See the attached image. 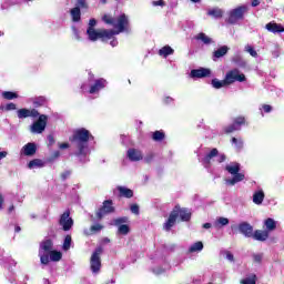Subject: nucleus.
Instances as JSON below:
<instances>
[{
    "label": "nucleus",
    "instance_id": "f257e3e1",
    "mask_svg": "<svg viewBox=\"0 0 284 284\" xmlns=\"http://www.w3.org/2000/svg\"><path fill=\"white\" fill-rule=\"evenodd\" d=\"M101 20L105 23V26H112L114 29H100L95 30L92 28L87 29V34L90 41H110L112 37L115 34H121V32H128L130 30V19L125 13H122L116 18L110 13H104Z\"/></svg>",
    "mask_w": 284,
    "mask_h": 284
},
{
    "label": "nucleus",
    "instance_id": "f03ea898",
    "mask_svg": "<svg viewBox=\"0 0 284 284\" xmlns=\"http://www.w3.org/2000/svg\"><path fill=\"white\" fill-rule=\"evenodd\" d=\"M90 139H94L92 133L85 128H80L73 131L72 135L69 138V141L74 148H77L75 156H88V143Z\"/></svg>",
    "mask_w": 284,
    "mask_h": 284
},
{
    "label": "nucleus",
    "instance_id": "7ed1b4c3",
    "mask_svg": "<svg viewBox=\"0 0 284 284\" xmlns=\"http://www.w3.org/2000/svg\"><path fill=\"white\" fill-rule=\"evenodd\" d=\"M39 257L41 265H49L50 261L59 263L63 258V253L54 250V242L51 239L43 240L39 247Z\"/></svg>",
    "mask_w": 284,
    "mask_h": 284
},
{
    "label": "nucleus",
    "instance_id": "20e7f679",
    "mask_svg": "<svg viewBox=\"0 0 284 284\" xmlns=\"http://www.w3.org/2000/svg\"><path fill=\"white\" fill-rule=\"evenodd\" d=\"M181 219L182 222L187 223L192 219V212L189 209L181 207L176 204L173 210L170 212L166 222L163 224V230L170 232L174 225H176V219Z\"/></svg>",
    "mask_w": 284,
    "mask_h": 284
},
{
    "label": "nucleus",
    "instance_id": "39448f33",
    "mask_svg": "<svg viewBox=\"0 0 284 284\" xmlns=\"http://www.w3.org/2000/svg\"><path fill=\"white\" fill-rule=\"evenodd\" d=\"M225 171L229 174H232V179H226V185H236V183H241V181H245V174L241 172V164L239 162H232L231 164L225 166Z\"/></svg>",
    "mask_w": 284,
    "mask_h": 284
},
{
    "label": "nucleus",
    "instance_id": "423d86ee",
    "mask_svg": "<svg viewBox=\"0 0 284 284\" xmlns=\"http://www.w3.org/2000/svg\"><path fill=\"white\" fill-rule=\"evenodd\" d=\"M247 12V6H239L235 9H232L229 12L227 23L231 26H234L235 23H239V21H243L245 19V13Z\"/></svg>",
    "mask_w": 284,
    "mask_h": 284
},
{
    "label": "nucleus",
    "instance_id": "0eeeda50",
    "mask_svg": "<svg viewBox=\"0 0 284 284\" xmlns=\"http://www.w3.org/2000/svg\"><path fill=\"white\" fill-rule=\"evenodd\" d=\"M101 254H103V247L98 246L91 255L90 267L93 274L101 272Z\"/></svg>",
    "mask_w": 284,
    "mask_h": 284
},
{
    "label": "nucleus",
    "instance_id": "6e6552de",
    "mask_svg": "<svg viewBox=\"0 0 284 284\" xmlns=\"http://www.w3.org/2000/svg\"><path fill=\"white\" fill-rule=\"evenodd\" d=\"M130 217L128 216H121L113 219L112 225L118 227V234H121L122 236H128L130 234Z\"/></svg>",
    "mask_w": 284,
    "mask_h": 284
},
{
    "label": "nucleus",
    "instance_id": "1a4fd4ad",
    "mask_svg": "<svg viewBox=\"0 0 284 284\" xmlns=\"http://www.w3.org/2000/svg\"><path fill=\"white\" fill-rule=\"evenodd\" d=\"M224 79L227 85H232V83H236V81L239 83H244V81H247V78L239 69H233L226 72Z\"/></svg>",
    "mask_w": 284,
    "mask_h": 284
},
{
    "label": "nucleus",
    "instance_id": "9d476101",
    "mask_svg": "<svg viewBox=\"0 0 284 284\" xmlns=\"http://www.w3.org/2000/svg\"><path fill=\"white\" fill-rule=\"evenodd\" d=\"M38 116V120L31 125V132L33 134H43V132H45V128L48 126V115L39 114Z\"/></svg>",
    "mask_w": 284,
    "mask_h": 284
},
{
    "label": "nucleus",
    "instance_id": "9b49d317",
    "mask_svg": "<svg viewBox=\"0 0 284 284\" xmlns=\"http://www.w3.org/2000/svg\"><path fill=\"white\" fill-rule=\"evenodd\" d=\"M59 225L62 227L63 232H70L74 227V220L70 216V210H65L59 219Z\"/></svg>",
    "mask_w": 284,
    "mask_h": 284
},
{
    "label": "nucleus",
    "instance_id": "f8f14e48",
    "mask_svg": "<svg viewBox=\"0 0 284 284\" xmlns=\"http://www.w3.org/2000/svg\"><path fill=\"white\" fill-rule=\"evenodd\" d=\"M116 209L114 207V202L112 200H105L102 206L97 211L95 215L99 221L105 216V214H114Z\"/></svg>",
    "mask_w": 284,
    "mask_h": 284
},
{
    "label": "nucleus",
    "instance_id": "ddd939ff",
    "mask_svg": "<svg viewBox=\"0 0 284 284\" xmlns=\"http://www.w3.org/2000/svg\"><path fill=\"white\" fill-rule=\"evenodd\" d=\"M237 227H239L240 233L243 234V236H245L246 239H252V236L254 234V226H252L247 222H242L239 224Z\"/></svg>",
    "mask_w": 284,
    "mask_h": 284
},
{
    "label": "nucleus",
    "instance_id": "4468645a",
    "mask_svg": "<svg viewBox=\"0 0 284 284\" xmlns=\"http://www.w3.org/2000/svg\"><path fill=\"white\" fill-rule=\"evenodd\" d=\"M18 119H28L31 116L32 119H37L39 116V111L37 109H20L17 111Z\"/></svg>",
    "mask_w": 284,
    "mask_h": 284
},
{
    "label": "nucleus",
    "instance_id": "2eb2a0df",
    "mask_svg": "<svg viewBox=\"0 0 284 284\" xmlns=\"http://www.w3.org/2000/svg\"><path fill=\"white\" fill-rule=\"evenodd\" d=\"M212 71L210 69L200 68L191 70L190 77L191 79H205V77H210Z\"/></svg>",
    "mask_w": 284,
    "mask_h": 284
},
{
    "label": "nucleus",
    "instance_id": "dca6fc26",
    "mask_svg": "<svg viewBox=\"0 0 284 284\" xmlns=\"http://www.w3.org/2000/svg\"><path fill=\"white\" fill-rule=\"evenodd\" d=\"M251 239H254V241H260L263 243L270 239V232L263 230H255Z\"/></svg>",
    "mask_w": 284,
    "mask_h": 284
},
{
    "label": "nucleus",
    "instance_id": "f3484780",
    "mask_svg": "<svg viewBox=\"0 0 284 284\" xmlns=\"http://www.w3.org/2000/svg\"><path fill=\"white\" fill-rule=\"evenodd\" d=\"M265 28L268 32H272L273 34H281V32H284L283 24L276 22H268Z\"/></svg>",
    "mask_w": 284,
    "mask_h": 284
},
{
    "label": "nucleus",
    "instance_id": "a211bd4d",
    "mask_svg": "<svg viewBox=\"0 0 284 284\" xmlns=\"http://www.w3.org/2000/svg\"><path fill=\"white\" fill-rule=\"evenodd\" d=\"M103 88H105V79L100 78L90 87L89 94H97V92L103 90Z\"/></svg>",
    "mask_w": 284,
    "mask_h": 284
},
{
    "label": "nucleus",
    "instance_id": "6ab92c4d",
    "mask_svg": "<svg viewBox=\"0 0 284 284\" xmlns=\"http://www.w3.org/2000/svg\"><path fill=\"white\" fill-rule=\"evenodd\" d=\"M24 156H34L37 154V144L29 142L22 148Z\"/></svg>",
    "mask_w": 284,
    "mask_h": 284
},
{
    "label": "nucleus",
    "instance_id": "aec40b11",
    "mask_svg": "<svg viewBox=\"0 0 284 284\" xmlns=\"http://www.w3.org/2000/svg\"><path fill=\"white\" fill-rule=\"evenodd\" d=\"M230 52V47L227 45H222L217 50L213 51L212 59L213 61H216V59H221L225 57Z\"/></svg>",
    "mask_w": 284,
    "mask_h": 284
},
{
    "label": "nucleus",
    "instance_id": "412c9836",
    "mask_svg": "<svg viewBox=\"0 0 284 284\" xmlns=\"http://www.w3.org/2000/svg\"><path fill=\"white\" fill-rule=\"evenodd\" d=\"M128 158L130 161H143V153L136 149H129Z\"/></svg>",
    "mask_w": 284,
    "mask_h": 284
},
{
    "label": "nucleus",
    "instance_id": "4be33fe9",
    "mask_svg": "<svg viewBox=\"0 0 284 284\" xmlns=\"http://www.w3.org/2000/svg\"><path fill=\"white\" fill-rule=\"evenodd\" d=\"M215 156H219V149L214 148L212 149L203 159V163H205V165H210V163H212V159H214Z\"/></svg>",
    "mask_w": 284,
    "mask_h": 284
},
{
    "label": "nucleus",
    "instance_id": "5701e85b",
    "mask_svg": "<svg viewBox=\"0 0 284 284\" xmlns=\"http://www.w3.org/2000/svg\"><path fill=\"white\" fill-rule=\"evenodd\" d=\"M71 19L74 23L81 21V8L74 7L70 10Z\"/></svg>",
    "mask_w": 284,
    "mask_h": 284
},
{
    "label": "nucleus",
    "instance_id": "b1692460",
    "mask_svg": "<svg viewBox=\"0 0 284 284\" xmlns=\"http://www.w3.org/2000/svg\"><path fill=\"white\" fill-rule=\"evenodd\" d=\"M118 191L120 192V196H123L124 199H132V196H134V191H132V189L118 186Z\"/></svg>",
    "mask_w": 284,
    "mask_h": 284
},
{
    "label": "nucleus",
    "instance_id": "393cba45",
    "mask_svg": "<svg viewBox=\"0 0 284 284\" xmlns=\"http://www.w3.org/2000/svg\"><path fill=\"white\" fill-rule=\"evenodd\" d=\"M170 54H174V49L170 45H164L159 50V55L164 57V59H168Z\"/></svg>",
    "mask_w": 284,
    "mask_h": 284
},
{
    "label": "nucleus",
    "instance_id": "a878e982",
    "mask_svg": "<svg viewBox=\"0 0 284 284\" xmlns=\"http://www.w3.org/2000/svg\"><path fill=\"white\" fill-rule=\"evenodd\" d=\"M195 41H202L204 45H210L212 43V38L207 37V34L200 32L195 36Z\"/></svg>",
    "mask_w": 284,
    "mask_h": 284
},
{
    "label": "nucleus",
    "instance_id": "bb28decb",
    "mask_svg": "<svg viewBox=\"0 0 284 284\" xmlns=\"http://www.w3.org/2000/svg\"><path fill=\"white\" fill-rule=\"evenodd\" d=\"M265 200V193L263 191H257L253 194V203L255 205H261Z\"/></svg>",
    "mask_w": 284,
    "mask_h": 284
},
{
    "label": "nucleus",
    "instance_id": "cd10ccee",
    "mask_svg": "<svg viewBox=\"0 0 284 284\" xmlns=\"http://www.w3.org/2000/svg\"><path fill=\"white\" fill-rule=\"evenodd\" d=\"M211 84H212V87H213L215 90H221V88L227 87V82H225V78H224L223 80H219V79L214 78V79L211 81Z\"/></svg>",
    "mask_w": 284,
    "mask_h": 284
},
{
    "label": "nucleus",
    "instance_id": "c85d7f7f",
    "mask_svg": "<svg viewBox=\"0 0 284 284\" xmlns=\"http://www.w3.org/2000/svg\"><path fill=\"white\" fill-rule=\"evenodd\" d=\"M209 17H213V19H222L223 11L220 8H213L207 11Z\"/></svg>",
    "mask_w": 284,
    "mask_h": 284
},
{
    "label": "nucleus",
    "instance_id": "c756f323",
    "mask_svg": "<svg viewBox=\"0 0 284 284\" xmlns=\"http://www.w3.org/2000/svg\"><path fill=\"white\" fill-rule=\"evenodd\" d=\"M264 225L266 227V232H274V230H276V221L272 217L266 219Z\"/></svg>",
    "mask_w": 284,
    "mask_h": 284
},
{
    "label": "nucleus",
    "instance_id": "7c9ffc66",
    "mask_svg": "<svg viewBox=\"0 0 284 284\" xmlns=\"http://www.w3.org/2000/svg\"><path fill=\"white\" fill-rule=\"evenodd\" d=\"M152 140L158 142V143H161V141H164L165 140V132H163V130H160V131H155L152 133Z\"/></svg>",
    "mask_w": 284,
    "mask_h": 284
},
{
    "label": "nucleus",
    "instance_id": "2f4dec72",
    "mask_svg": "<svg viewBox=\"0 0 284 284\" xmlns=\"http://www.w3.org/2000/svg\"><path fill=\"white\" fill-rule=\"evenodd\" d=\"M29 170H34V168H43V160L33 159L28 163Z\"/></svg>",
    "mask_w": 284,
    "mask_h": 284
},
{
    "label": "nucleus",
    "instance_id": "473e14b6",
    "mask_svg": "<svg viewBox=\"0 0 284 284\" xmlns=\"http://www.w3.org/2000/svg\"><path fill=\"white\" fill-rule=\"evenodd\" d=\"M239 130H241V126H237L234 122L223 129L225 134H232V132H239Z\"/></svg>",
    "mask_w": 284,
    "mask_h": 284
},
{
    "label": "nucleus",
    "instance_id": "72a5a7b5",
    "mask_svg": "<svg viewBox=\"0 0 284 284\" xmlns=\"http://www.w3.org/2000/svg\"><path fill=\"white\" fill-rule=\"evenodd\" d=\"M2 97L7 101H12L14 99H19V94L17 92H12V91H3Z\"/></svg>",
    "mask_w": 284,
    "mask_h": 284
},
{
    "label": "nucleus",
    "instance_id": "f704fd0d",
    "mask_svg": "<svg viewBox=\"0 0 284 284\" xmlns=\"http://www.w3.org/2000/svg\"><path fill=\"white\" fill-rule=\"evenodd\" d=\"M256 274H251L248 277L241 280V284H256Z\"/></svg>",
    "mask_w": 284,
    "mask_h": 284
},
{
    "label": "nucleus",
    "instance_id": "c9c22d12",
    "mask_svg": "<svg viewBox=\"0 0 284 284\" xmlns=\"http://www.w3.org/2000/svg\"><path fill=\"white\" fill-rule=\"evenodd\" d=\"M203 250V242H195L189 248V252L192 254L194 252H201Z\"/></svg>",
    "mask_w": 284,
    "mask_h": 284
},
{
    "label": "nucleus",
    "instance_id": "e433bc0d",
    "mask_svg": "<svg viewBox=\"0 0 284 284\" xmlns=\"http://www.w3.org/2000/svg\"><path fill=\"white\" fill-rule=\"evenodd\" d=\"M72 245V235H65L64 242H63V250L68 252Z\"/></svg>",
    "mask_w": 284,
    "mask_h": 284
},
{
    "label": "nucleus",
    "instance_id": "4c0bfd02",
    "mask_svg": "<svg viewBox=\"0 0 284 284\" xmlns=\"http://www.w3.org/2000/svg\"><path fill=\"white\" fill-rule=\"evenodd\" d=\"M231 143L233 144V145H235V148H237L239 150H242V148H243V139H239V138H232L231 139Z\"/></svg>",
    "mask_w": 284,
    "mask_h": 284
},
{
    "label": "nucleus",
    "instance_id": "58836bf2",
    "mask_svg": "<svg viewBox=\"0 0 284 284\" xmlns=\"http://www.w3.org/2000/svg\"><path fill=\"white\" fill-rule=\"evenodd\" d=\"M233 63L235 65H240V68H245V65H247V62H245L243 59H241L240 55L233 58Z\"/></svg>",
    "mask_w": 284,
    "mask_h": 284
},
{
    "label": "nucleus",
    "instance_id": "ea45409f",
    "mask_svg": "<svg viewBox=\"0 0 284 284\" xmlns=\"http://www.w3.org/2000/svg\"><path fill=\"white\" fill-rule=\"evenodd\" d=\"M48 100L45 99V97L41 95L34 99L33 103L34 105H45V102Z\"/></svg>",
    "mask_w": 284,
    "mask_h": 284
},
{
    "label": "nucleus",
    "instance_id": "a19ab883",
    "mask_svg": "<svg viewBox=\"0 0 284 284\" xmlns=\"http://www.w3.org/2000/svg\"><path fill=\"white\" fill-rule=\"evenodd\" d=\"M233 123L237 126L241 128V125H245V116H237L234 119Z\"/></svg>",
    "mask_w": 284,
    "mask_h": 284
},
{
    "label": "nucleus",
    "instance_id": "79ce46f5",
    "mask_svg": "<svg viewBox=\"0 0 284 284\" xmlns=\"http://www.w3.org/2000/svg\"><path fill=\"white\" fill-rule=\"evenodd\" d=\"M91 232L93 234H97V232H101V230H103V225L101 224H94V225H91L90 227Z\"/></svg>",
    "mask_w": 284,
    "mask_h": 284
},
{
    "label": "nucleus",
    "instance_id": "37998d69",
    "mask_svg": "<svg viewBox=\"0 0 284 284\" xmlns=\"http://www.w3.org/2000/svg\"><path fill=\"white\" fill-rule=\"evenodd\" d=\"M246 51L248 52V54H251V57H254V58L258 57V53L256 52V50H254L252 45H247Z\"/></svg>",
    "mask_w": 284,
    "mask_h": 284
},
{
    "label": "nucleus",
    "instance_id": "c03bdc74",
    "mask_svg": "<svg viewBox=\"0 0 284 284\" xmlns=\"http://www.w3.org/2000/svg\"><path fill=\"white\" fill-rule=\"evenodd\" d=\"M217 223L222 226L230 225V220L227 217H219Z\"/></svg>",
    "mask_w": 284,
    "mask_h": 284
},
{
    "label": "nucleus",
    "instance_id": "a18cd8bd",
    "mask_svg": "<svg viewBox=\"0 0 284 284\" xmlns=\"http://www.w3.org/2000/svg\"><path fill=\"white\" fill-rule=\"evenodd\" d=\"M77 6V8H84V10H88V2L85 0H78Z\"/></svg>",
    "mask_w": 284,
    "mask_h": 284
},
{
    "label": "nucleus",
    "instance_id": "49530a36",
    "mask_svg": "<svg viewBox=\"0 0 284 284\" xmlns=\"http://www.w3.org/2000/svg\"><path fill=\"white\" fill-rule=\"evenodd\" d=\"M4 110H6L7 112H10V111H12V110H17V104H14L13 102H10V103H8V104L4 106Z\"/></svg>",
    "mask_w": 284,
    "mask_h": 284
},
{
    "label": "nucleus",
    "instance_id": "de8ad7c7",
    "mask_svg": "<svg viewBox=\"0 0 284 284\" xmlns=\"http://www.w3.org/2000/svg\"><path fill=\"white\" fill-rule=\"evenodd\" d=\"M253 261L254 263H262L263 254H253Z\"/></svg>",
    "mask_w": 284,
    "mask_h": 284
},
{
    "label": "nucleus",
    "instance_id": "09e8293b",
    "mask_svg": "<svg viewBox=\"0 0 284 284\" xmlns=\"http://www.w3.org/2000/svg\"><path fill=\"white\" fill-rule=\"evenodd\" d=\"M262 110H264V112H265L266 114H270V112H272V105H270V104H263V105H262Z\"/></svg>",
    "mask_w": 284,
    "mask_h": 284
},
{
    "label": "nucleus",
    "instance_id": "8fccbe9b",
    "mask_svg": "<svg viewBox=\"0 0 284 284\" xmlns=\"http://www.w3.org/2000/svg\"><path fill=\"white\" fill-rule=\"evenodd\" d=\"M132 214H139V206L138 204H132L130 207Z\"/></svg>",
    "mask_w": 284,
    "mask_h": 284
},
{
    "label": "nucleus",
    "instance_id": "3c124183",
    "mask_svg": "<svg viewBox=\"0 0 284 284\" xmlns=\"http://www.w3.org/2000/svg\"><path fill=\"white\" fill-rule=\"evenodd\" d=\"M94 26H97V19L92 18L89 20V27L91 30H94Z\"/></svg>",
    "mask_w": 284,
    "mask_h": 284
},
{
    "label": "nucleus",
    "instance_id": "603ef678",
    "mask_svg": "<svg viewBox=\"0 0 284 284\" xmlns=\"http://www.w3.org/2000/svg\"><path fill=\"white\" fill-rule=\"evenodd\" d=\"M153 6H160L161 8L165 7V1L163 0H156V1H153Z\"/></svg>",
    "mask_w": 284,
    "mask_h": 284
},
{
    "label": "nucleus",
    "instance_id": "864d4df0",
    "mask_svg": "<svg viewBox=\"0 0 284 284\" xmlns=\"http://www.w3.org/2000/svg\"><path fill=\"white\" fill-rule=\"evenodd\" d=\"M226 160H227V155L221 154L220 158L217 159V163H225Z\"/></svg>",
    "mask_w": 284,
    "mask_h": 284
},
{
    "label": "nucleus",
    "instance_id": "5fc2aeb1",
    "mask_svg": "<svg viewBox=\"0 0 284 284\" xmlns=\"http://www.w3.org/2000/svg\"><path fill=\"white\" fill-rule=\"evenodd\" d=\"M48 141H49V145H54V143H55L54 135H52V134L48 135Z\"/></svg>",
    "mask_w": 284,
    "mask_h": 284
},
{
    "label": "nucleus",
    "instance_id": "6e6d98bb",
    "mask_svg": "<svg viewBox=\"0 0 284 284\" xmlns=\"http://www.w3.org/2000/svg\"><path fill=\"white\" fill-rule=\"evenodd\" d=\"M251 1H252L251 2L252 8H256V7L261 6V0H251Z\"/></svg>",
    "mask_w": 284,
    "mask_h": 284
},
{
    "label": "nucleus",
    "instance_id": "4d7b16f0",
    "mask_svg": "<svg viewBox=\"0 0 284 284\" xmlns=\"http://www.w3.org/2000/svg\"><path fill=\"white\" fill-rule=\"evenodd\" d=\"M3 203H6V199L3 197V194L0 193V210H3Z\"/></svg>",
    "mask_w": 284,
    "mask_h": 284
},
{
    "label": "nucleus",
    "instance_id": "13d9d810",
    "mask_svg": "<svg viewBox=\"0 0 284 284\" xmlns=\"http://www.w3.org/2000/svg\"><path fill=\"white\" fill-rule=\"evenodd\" d=\"M68 148H70V143H68V142L60 144V150H68Z\"/></svg>",
    "mask_w": 284,
    "mask_h": 284
},
{
    "label": "nucleus",
    "instance_id": "bf43d9fd",
    "mask_svg": "<svg viewBox=\"0 0 284 284\" xmlns=\"http://www.w3.org/2000/svg\"><path fill=\"white\" fill-rule=\"evenodd\" d=\"M226 258L231 262H234V255L231 252H226Z\"/></svg>",
    "mask_w": 284,
    "mask_h": 284
},
{
    "label": "nucleus",
    "instance_id": "052dcab7",
    "mask_svg": "<svg viewBox=\"0 0 284 284\" xmlns=\"http://www.w3.org/2000/svg\"><path fill=\"white\" fill-rule=\"evenodd\" d=\"M174 99H172L171 97L164 98V103H172Z\"/></svg>",
    "mask_w": 284,
    "mask_h": 284
},
{
    "label": "nucleus",
    "instance_id": "680f3d73",
    "mask_svg": "<svg viewBox=\"0 0 284 284\" xmlns=\"http://www.w3.org/2000/svg\"><path fill=\"white\" fill-rule=\"evenodd\" d=\"M7 156H8V152H6V151L0 152V160L6 159Z\"/></svg>",
    "mask_w": 284,
    "mask_h": 284
},
{
    "label": "nucleus",
    "instance_id": "e2e57ef3",
    "mask_svg": "<svg viewBox=\"0 0 284 284\" xmlns=\"http://www.w3.org/2000/svg\"><path fill=\"white\" fill-rule=\"evenodd\" d=\"M14 212V204H11L8 209V214H12Z\"/></svg>",
    "mask_w": 284,
    "mask_h": 284
},
{
    "label": "nucleus",
    "instance_id": "0e129e2a",
    "mask_svg": "<svg viewBox=\"0 0 284 284\" xmlns=\"http://www.w3.org/2000/svg\"><path fill=\"white\" fill-rule=\"evenodd\" d=\"M61 176H62L63 181H65L68 179V176H70V172L62 173Z\"/></svg>",
    "mask_w": 284,
    "mask_h": 284
},
{
    "label": "nucleus",
    "instance_id": "69168bd1",
    "mask_svg": "<svg viewBox=\"0 0 284 284\" xmlns=\"http://www.w3.org/2000/svg\"><path fill=\"white\" fill-rule=\"evenodd\" d=\"M203 227L204 230H210V227H212V223H204Z\"/></svg>",
    "mask_w": 284,
    "mask_h": 284
},
{
    "label": "nucleus",
    "instance_id": "338daca9",
    "mask_svg": "<svg viewBox=\"0 0 284 284\" xmlns=\"http://www.w3.org/2000/svg\"><path fill=\"white\" fill-rule=\"evenodd\" d=\"M152 159H154V155H150V156L145 158L146 163H151Z\"/></svg>",
    "mask_w": 284,
    "mask_h": 284
},
{
    "label": "nucleus",
    "instance_id": "774afa93",
    "mask_svg": "<svg viewBox=\"0 0 284 284\" xmlns=\"http://www.w3.org/2000/svg\"><path fill=\"white\" fill-rule=\"evenodd\" d=\"M14 232L17 233L21 232V226H16Z\"/></svg>",
    "mask_w": 284,
    "mask_h": 284
}]
</instances>
